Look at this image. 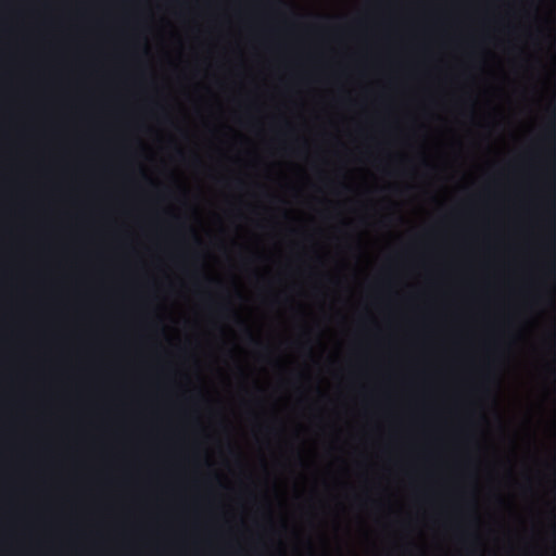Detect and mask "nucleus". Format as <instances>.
Listing matches in <instances>:
<instances>
[{"label": "nucleus", "instance_id": "f257e3e1", "mask_svg": "<svg viewBox=\"0 0 556 556\" xmlns=\"http://www.w3.org/2000/svg\"><path fill=\"white\" fill-rule=\"evenodd\" d=\"M249 337H250V339H251V341H252V342H254V343L258 344V342L254 340V338H253V336L251 334V332H249Z\"/></svg>", "mask_w": 556, "mask_h": 556}]
</instances>
